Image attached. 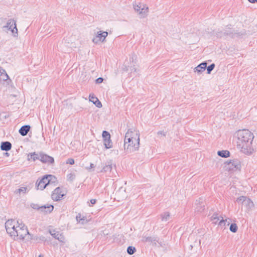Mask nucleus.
<instances>
[{"mask_svg":"<svg viewBox=\"0 0 257 257\" xmlns=\"http://www.w3.org/2000/svg\"><path fill=\"white\" fill-rule=\"evenodd\" d=\"M235 135L237 149L245 155L252 154L253 152L252 146L254 138L253 134L248 130H239L236 132Z\"/></svg>","mask_w":257,"mask_h":257,"instance_id":"nucleus-1","label":"nucleus"},{"mask_svg":"<svg viewBox=\"0 0 257 257\" xmlns=\"http://www.w3.org/2000/svg\"><path fill=\"white\" fill-rule=\"evenodd\" d=\"M140 147V136L136 131L129 129L125 134L124 140V149L127 153L139 150Z\"/></svg>","mask_w":257,"mask_h":257,"instance_id":"nucleus-2","label":"nucleus"},{"mask_svg":"<svg viewBox=\"0 0 257 257\" xmlns=\"http://www.w3.org/2000/svg\"><path fill=\"white\" fill-rule=\"evenodd\" d=\"M17 223L18 225L16 226L15 233H13L14 235H11L14 240H23L27 235H28V239H33L32 235L29 233L27 227L24 224L20 223L19 221H17Z\"/></svg>","mask_w":257,"mask_h":257,"instance_id":"nucleus-3","label":"nucleus"},{"mask_svg":"<svg viewBox=\"0 0 257 257\" xmlns=\"http://www.w3.org/2000/svg\"><path fill=\"white\" fill-rule=\"evenodd\" d=\"M55 177L52 175H46L40 180H38L36 183L37 189L43 190L47 186L50 184L51 181Z\"/></svg>","mask_w":257,"mask_h":257,"instance_id":"nucleus-4","label":"nucleus"},{"mask_svg":"<svg viewBox=\"0 0 257 257\" xmlns=\"http://www.w3.org/2000/svg\"><path fill=\"white\" fill-rule=\"evenodd\" d=\"M30 206L32 208L37 210L41 212L44 213V214L51 213L54 209L53 205L50 204L40 206L38 204L31 203Z\"/></svg>","mask_w":257,"mask_h":257,"instance_id":"nucleus-5","label":"nucleus"},{"mask_svg":"<svg viewBox=\"0 0 257 257\" xmlns=\"http://www.w3.org/2000/svg\"><path fill=\"white\" fill-rule=\"evenodd\" d=\"M243 33L241 32H235L234 30H232L222 31L221 30H220L219 29L218 30L217 33H216V35L220 37L222 36H228L231 38H233L235 36H236V37H239Z\"/></svg>","mask_w":257,"mask_h":257,"instance_id":"nucleus-6","label":"nucleus"},{"mask_svg":"<svg viewBox=\"0 0 257 257\" xmlns=\"http://www.w3.org/2000/svg\"><path fill=\"white\" fill-rule=\"evenodd\" d=\"M4 27L10 30L14 36L16 37L18 36V29L17 28L16 22L14 19H9L7 23L6 26H4Z\"/></svg>","mask_w":257,"mask_h":257,"instance_id":"nucleus-7","label":"nucleus"},{"mask_svg":"<svg viewBox=\"0 0 257 257\" xmlns=\"http://www.w3.org/2000/svg\"><path fill=\"white\" fill-rule=\"evenodd\" d=\"M225 163V167L228 171H234L240 168V163L237 160H230Z\"/></svg>","mask_w":257,"mask_h":257,"instance_id":"nucleus-8","label":"nucleus"},{"mask_svg":"<svg viewBox=\"0 0 257 257\" xmlns=\"http://www.w3.org/2000/svg\"><path fill=\"white\" fill-rule=\"evenodd\" d=\"M134 10L137 12L143 17H145L146 13L148 12V8L146 5L141 4H133Z\"/></svg>","mask_w":257,"mask_h":257,"instance_id":"nucleus-9","label":"nucleus"},{"mask_svg":"<svg viewBox=\"0 0 257 257\" xmlns=\"http://www.w3.org/2000/svg\"><path fill=\"white\" fill-rule=\"evenodd\" d=\"M107 35L108 33L106 31H98L96 36L93 38L92 42L94 44H97L99 42H103Z\"/></svg>","mask_w":257,"mask_h":257,"instance_id":"nucleus-10","label":"nucleus"},{"mask_svg":"<svg viewBox=\"0 0 257 257\" xmlns=\"http://www.w3.org/2000/svg\"><path fill=\"white\" fill-rule=\"evenodd\" d=\"M5 227L8 233H9L10 236L14 235L13 233H15V230H16V227L15 224V220H8L5 223Z\"/></svg>","mask_w":257,"mask_h":257,"instance_id":"nucleus-11","label":"nucleus"},{"mask_svg":"<svg viewBox=\"0 0 257 257\" xmlns=\"http://www.w3.org/2000/svg\"><path fill=\"white\" fill-rule=\"evenodd\" d=\"M65 195L60 187L56 188L53 192L51 197L54 201H59Z\"/></svg>","mask_w":257,"mask_h":257,"instance_id":"nucleus-12","label":"nucleus"},{"mask_svg":"<svg viewBox=\"0 0 257 257\" xmlns=\"http://www.w3.org/2000/svg\"><path fill=\"white\" fill-rule=\"evenodd\" d=\"M40 160L43 163L53 164L54 162V159L52 157L45 154L43 152H40Z\"/></svg>","mask_w":257,"mask_h":257,"instance_id":"nucleus-13","label":"nucleus"},{"mask_svg":"<svg viewBox=\"0 0 257 257\" xmlns=\"http://www.w3.org/2000/svg\"><path fill=\"white\" fill-rule=\"evenodd\" d=\"M195 211L199 212H202L205 209V205L204 200L203 198H199L197 199L195 202Z\"/></svg>","mask_w":257,"mask_h":257,"instance_id":"nucleus-14","label":"nucleus"},{"mask_svg":"<svg viewBox=\"0 0 257 257\" xmlns=\"http://www.w3.org/2000/svg\"><path fill=\"white\" fill-rule=\"evenodd\" d=\"M51 235L55 239L58 240L59 241L64 243L65 241V238L64 235L62 233H60L58 231L55 230H50Z\"/></svg>","mask_w":257,"mask_h":257,"instance_id":"nucleus-15","label":"nucleus"},{"mask_svg":"<svg viewBox=\"0 0 257 257\" xmlns=\"http://www.w3.org/2000/svg\"><path fill=\"white\" fill-rule=\"evenodd\" d=\"M89 100L92 102L98 108H100L102 107V104L101 102L99 100V99L93 94H90L89 95Z\"/></svg>","mask_w":257,"mask_h":257,"instance_id":"nucleus-16","label":"nucleus"},{"mask_svg":"<svg viewBox=\"0 0 257 257\" xmlns=\"http://www.w3.org/2000/svg\"><path fill=\"white\" fill-rule=\"evenodd\" d=\"M245 202H244V204L243 206H244L247 211H249L252 209V208L254 207V204L253 202L251 201V200L247 197L246 200H245Z\"/></svg>","mask_w":257,"mask_h":257,"instance_id":"nucleus-17","label":"nucleus"},{"mask_svg":"<svg viewBox=\"0 0 257 257\" xmlns=\"http://www.w3.org/2000/svg\"><path fill=\"white\" fill-rule=\"evenodd\" d=\"M12 147V144L8 141L2 142L1 144V150L2 151H9Z\"/></svg>","mask_w":257,"mask_h":257,"instance_id":"nucleus-18","label":"nucleus"},{"mask_svg":"<svg viewBox=\"0 0 257 257\" xmlns=\"http://www.w3.org/2000/svg\"><path fill=\"white\" fill-rule=\"evenodd\" d=\"M31 126L29 125H25L22 126L19 130V134L24 137L27 135L29 132L30 131Z\"/></svg>","mask_w":257,"mask_h":257,"instance_id":"nucleus-19","label":"nucleus"},{"mask_svg":"<svg viewBox=\"0 0 257 257\" xmlns=\"http://www.w3.org/2000/svg\"><path fill=\"white\" fill-rule=\"evenodd\" d=\"M207 65V63L205 61L200 63L195 68L194 71L198 73L203 72L206 69Z\"/></svg>","mask_w":257,"mask_h":257,"instance_id":"nucleus-20","label":"nucleus"},{"mask_svg":"<svg viewBox=\"0 0 257 257\" xmlns=\"http://www.w3.org/2000/svg\"><path fill=\"white\" fill-rule=\"evenodd\" d=\"M142 241L143 242H150L154 243L155 245L157 242H158V239L156 237H151V236H143L142 237Z\"/></svg>","mask_w":257,"mask_h":257,"instance_id":"nucleus-21","label":"nucleus"},{"mask_svg":"<svg viewBox=\"0 0 257 257\" xmlns=\"http://www.w3.org/2000/svg\"><path fill=\"white\" fill-rule=\"evenodd\" d=\"M112 168V162L109 161L106 162L105 165L103 167L102 169L100 170V172H110Z\"/></svg>","mask_w":257,"mask_h":257,"instance_id":"nucleus-22","label":"nucleus"},{"mask_svg":"<svg viewBox=\"0 0 257 257\" xmlns=\"http://www.w3.org/2000/svg\"><path fill=\"white\" fill-rule=\"evenodd\" d=\"M9 79L11 81L6 71L4 69L0 68V81H5Z\"/></svg>","mask_w":257,"mask_h":257,"instance_id":"nucleus-23","label":"nucleus"},{"mask_svg":"<svg viewBox=\"0 0 257 257\" xmlns=\"http://www.w3.org/2000/svg\"><path fill=\"white\" fill-rule=\"evenodd\" d=\"M217 155L222 158H227L230 156V152L227 150L218 151Z\"/></svg>","mask_w":257,"mask_h":257,"instance_id":"nucleus-24","label":"nucleus"},{"mask_svg":"<svg viewBox=\"0 0 257 257\" xmlns=\"http://www.w3.org/2000/svg\"><path fill=\"white\" fill-rule=\"evenodd\" d=\"M103 144L106 149H110L112 147V142L110 138L104 140Z\"/></svg>","mask_w":257,"mask_h":257,"instance_id":"nucleus-25","label":"nucleus"},{"mask_svg":"<svg viewBox=\"0 0 257 257\" xmlns=\"http://www.w3.org/2000/svg\"><path fill=\"white\" fill-rule=\"evenodd\" d=\"M28 191V189L27 187H21L18 189L15 190V193L16 194L19 193V194H25Z\"/></svg>","mask_w":257,"mask_h":257,"instance_id":"nucleus-26","label":"nucleus"},{"mask_svg":"<svg viewBox=\"0 0 257 257\" xmlns=\"http://www.w3.org/2000/svg\"><path fill=\"white\" fill-rule=\"evenodd\" d=\"M247 198L246 196H241L239 197H238L236 200V202H237L238 204H241L242 206L244 204V202H245V200Z\"/></svg>","mask_w":257,"mask_h":257,"instance_id":"nucleus-27","label":"nucleus"},{"mask_svg":"<svg viewBox=\"0 0 257 257\" xmlns=\"http://www.w3.org/2000/svg\"><path fill=\"white\" fill-rule=\"evenodd\" d=\"M161 217L162 221H167L169 220L170 217V214L169 212H166L161 214Z\"/></svg>","mask_w":257,"mask_h":257,"instance_id":"nucleus-28","label":"nucleus"},{"mask_svg":"<svg viewBox=\"0 0 257 257\" xmlns=\"http://www.w3.org/2000/svg\"><path fill=\"white\" fill-rule=\"evenodd\" d=\"M222 217V216H219L217 213H214L211 216V220H212L215 223H217L218 221L220 220V219Z\"/></svg>","mask_w":257,"mask_h":257,"instance_id":"nucleus-29","label":"nucleus"},{"mask_svg":"<svg viewBox=\"0 0 257 257\" xmlns=\"http://www.w3.org/2000/svg\"><path fill=\"white\" fill-rule=\"evenodd\" d=\"M136 251V249L135 247L129 246L127 248V252L130 255L133 254Z\"/></svg>","mask_w":257,"mask_h":257,"instance_id":"nucleus-30","label":"nucleus"},{"mask_svg":"<svg viewBox=\"0 0 257 257\" xmlns=\"http://www.w3.org/2000/svg\"><path fill=\"white\" fill-rule=\"evenodd\" d=\"M9 117V114H7L6 113L2 114L1 116L0 121H2L3 123H5L7 122V120Z\"/></svg>","mask_w":257,"mask_h":257,"instance_id":"nucleus-31","label":"nucleus"},{"mask_svg":"<svg viewBox=\"0 0 257 257\" xmlns=\"http://www.w3.org/2000/svg\"><path fill=\"white\" fill-rule=\"evenodd\" d=\"M237 226L235 223H231L230 225L229 229L230 231L233 233H235L237 231Z\"/></svg>","mask_w":257,"mask_h":257,"instance_id":"nucleus-32","label":"nucleus"},{"mask_svg":"<svg viewBox=\"0 0 257 257\" xmlns=\"http://www.w3.org/2000/svg\"><path fill=\"white\" fill-rule=\"evenodd\" d=\"M102 137L103 138V140L104 141L107 139L110 138V135L107 131H103L102 132Z\"/></svg>","mask_w":257,"mask_h":257,"instance_id":"nucleus-33","label":"nucleus"},{"mask_svg":"<svg viewBox=\"0 0 257 257\" xmlns=\"http://www.w3.org/2000/svg\"><path fill=\"white\" fill-rule=\"evenodd\" d=\"M215 66L214 63L210 64L208 66H206V69H207V74H209L211 73V71L214 69Z\"/></svg>","mask_w":257,"mask_h":257,"instance_id":"nucleus-34","label":"nucleus"},{"mask_svg":"<svg viewBox=\"0 0 257 257\" xmlns=\"http://www.w3.org/2000/svg\"><path fill=\"white\" fill-rule=\"evenodd\" d=\"M75 174L74 173H70L67 175V178L69 181H73L75 178Z\"/></svg>","mask_w":257,"mask_h":257,"instance_id":"nucleus-35","label":"nucleus"},{"mask_svg":"<svg viewBox=\"0 0 257 257\" xmlns=\"http://www.w3.org/2000/svg\"><path fill=\"white\" fill-rule=\"evenodd\" d=\"M32 154L34 155L33 157V161H35L37 160H39L40 158V153L39 154L36 153V152L32 153Z\"/></svg>","mask_w":257,"mask_h":257,"instance_id":"nucleus-36","label":"nucleus"},{"mask_svg":"<svg viewBox=\"0 0 257 257\" xmlns=\"http://www.w3.org/2000/svg\"><path fill=\"white\" fill-rule=\"evenodd\" d=\"M221 218V219L219 222L218 224L220 226H225L226 225V222H227V219L224 220V219H223L222 217Z\"/></svg>","mask_w":257,"mask_h":257,"instance_id":"nucleus-37","label":"nucleus"},{"mask_svg":"<svg viewBox=\"0 0 257 257\" xmlns=\"http://www.w3.org/2000/svg\"><path fill=\"white\" fill-rule=\"evenodd\" d=\"M66 164L73 165L74 164V160L72 158H69L67 160Z\"/></svg>","mask_w":257,"mask_h":257,"instance_id":"nucleus-38","label":"nucleus"},{"mask_svg":"<svg viewBox=\"0 0 257 257\" xmlns=\"http://www.w3.org/2000/svg\"><path fill=\"white\" fill-rule=\"evenodd\" d=\"M88 222V220L85 216H82V219L81 220V224H85L86 223Z\"/></svg>","mask_w":257,"mask_h":257,"instance_id":"nucleus-39","label":"nucleus"},{"mask_svg":"<svg viewBox=\"0 0 257 257\" xmlns=\"http://www.w3.org/2000/svg\"><path fill=\"white\" fill-rule=\"evenodd\" d=\"M103 78L102 77H99L95 80V83L96 84H100V83H102L103 82Z\"/></svg>","mask_w":257,"mask_h":257,"instance_id":"nucleus-40","label":"nucleus"},{"mask_svg":"<svg viewBox=\"0 0 257 257\" xmlns=\"http://www.w3.org/2000/svg\"><path fill=\"white\" fill-rule=\"evenodd\" d=\"M82 216H81L80 213H78V214L76 216V220L78 222H81V220L82 219Z\"/></svg>","mask_w":257,"mask_h":257,"instance_id":"nucleus-41","label":"nucleus"},{"mask_svg":"<svg viewBox=\"0 0 257 257\" xmlns=\"http://www.w3.org/2000/svg\"><path fill=\"white\" fill-rule=\"evenodd\" d=\"M33 155L32 153H31L28 155V160L30 161L31 160H33Z\"/></svg>","mask_w":257,"mask_h":257,"instance_id":"nucleus-42","label":"nucleus"},{"mask_svg":"<svg viewBox=\"0 0 257 257\" xmlns=\"http://www.w3.org/2000/svg\"><path fill=\"white\" fill-rule=\"evenodd\" d=\"M130 70L131 71V73L135 72L137 71V68L134 66L133 67L131 66Z\"/></svg>","mask_w":257,"mask_h":257,"instance_id":"nucleus-43","label":"nucleus"},{"mask_svg":"<svg viewBox=\"0 0 257 257\" xmlns=\"http://www.w3.org/2000/svg\"><path fill=\"white\" fill-rule=\"evenodd\" d=\"M158 135H163L164 136H166V133L164 132L163 131H159L158 132Z\"/></svg>","mask_w":257,"mask_h":257,"instance_id":"nucleus-44","label":"nucleus"},{"mask_svg":"<svg viewBox=\"0 0 257 257\" xmlns=\"http://www.w3.org/2000/svg\"><path fill=\"white\" fill-rule=\"evenodd\" d=\"M94 167H95V166L94 165V164H92V163H91L90 165V167L87 168V169L88 170H89L90 169L94 168Z\"/></svg>","mask_w":257,"mask_h":257,"instance_id":"nucleus-45","label":"nucleus"},{"mask_svg":"<svg viewBox=\"0 0 257 257\" xmlns=\"http://www.w3.org/2000/svg\"><path fill=\"white\" fill-rule=\"evenodd\" d=\"M90 201L92 204H95L96 200V199H92L90 200Z\"/></svg>","mask_w":257,"mask_h":257,"instance_id":"nucleus-46","label":"nucleus"},{"mask_svg":"<svg viewBox=\"0 0 257 257\" xmlns=\"http://www.w3.org/2000/svg\"><path fill=\"white\" fill-rule=\"evenodd\" d=\"M248 1L250 3H257V0H248Z\"/></svg>","mask_w":257,"mask_h":257,"instance_id":"nucleus-47","label":"nucleus"},{"mask_svg":"<svg viewBox=\"0 0 257 257\" xmlns=\"http://www.w3.org/2000/svg\"><path fill=\"white\" fill-rule=\"evenodd\" d=\"M121 193V191L120 190L116 192V194H117V195L118 196Z\"/></svg>","mask_w":257,"mask_h":257,"instance_id":"nucleus-48","label":"nucleus"},{"mask_svg":"<svg viewBox=\"0 0 257 257\" xmlns=\"http://www.w3.org/2000/svg\"><path fill=\"white\" fill-rule=\"evenodd\" d=\"M230 224V222L229 221H228L227 220V222H226V225L228 226Z\"/></svg>","mask_w":257,"mask_h":257,"instance_id":"nucleus-49","label":"nucleus"},{"mask_svg":"<svg viewBox=\"0 0 257 257\" xmlns=\"http://www.w3.org/2000/svg\"><path fill=\"white\" fill-rule=\"evenodd\" d=\"M5 155L6 156H9V153H7V152L5 153Z\"/></svg>","mask_w":257,"mask_h":257,"instance_id":"nucleus-50","label":"nucleus"},{"mask_svg":"<svg viewBox=\"0 0 257 257\" xmlns=\"http://www.w3.org/2000/svg\"><path fill=\"white\" fill-rule=\"evenodd\" d=\"M38 257H44L42 254H40Z\"/></svg>","mask_w":257,"mask_h":257,"instance_id":"nucleus-51","label":"nucleus"},{"mask_svg":"<svg viewBox=\"0 0 257 257\" xmlns=\"http://www.w3.org/2000/svg\"><path fill=\"white\" fill-rule=\"evenodd\" d=\"M124 196L123 197L125 198L126 196H125V191H124Z\"/></svg>","mask_w":257,"mask_h":257,"instance_id":"nucleus-52","label":"nucleus"},{"mask_svg":"<svg viewBox=\"0 0 257 257\" xmlns=\"http://www.w3.org/2000/svg\"><path fill=\"white\" fill-rule=\"evenodd\" d=\"M251 110L252 111H254V110H253V108H251Z\"/></svg>","mask_w":257,"mask_h":257,"instance_id":"nucleus-53","label":"nucleus"}]
</instances>
